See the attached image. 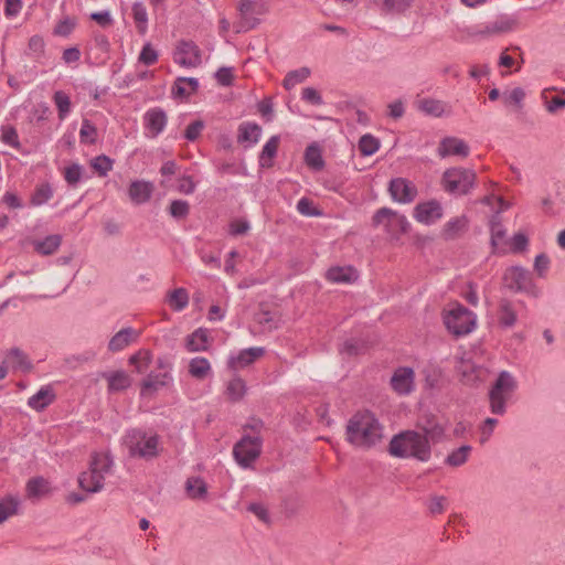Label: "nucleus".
<instances>
[{
  "mask_svg": "<svg viewBox=\"0 0 565 565\" xmlns=\"http://www.w3.org/2000/svg\"><path fill=\"white\" fill-rule=\"evenodd\" d=\"M102 377L107 381L109 393L122 392L132 383L130 375L121 370L103 372Z\"/></svg>",
  "mask_w": 565,
  "mask_h": 565,
  "instance_id": "nucleus-19",
  "label": "nucleus"
},
{
  "mask_svg": "<svg viewBox=\"0 0 565 565\" xmlns=\"http://www.w3.org/2000/svg\"><path fill=\"white\" fill-rule=\"evenodd\" d=\"M305 162L309 168L317 171L321 170L324 167L321 150L318 146L310 145L306 148Z\"/></svg>",
  "mask_w": 565,
  "mask_h": 565,
  "instance_id": "nucleus-37",
  "label": "nucleus"
},
{
  "mask_svg": "<svg viewBox=\"0 0 565 565\" xmlns=\"http://www.w3.org/2000/svg\"><path fill=\"white\" fill-rule=\"evenodd\" d=\"M82 167L77 163H73L65 168L64 179L70 185H76L82 178Z\"/></svg>",
  "mask_w": 565,
  "mask_h": 565,
  "instance_id": "nucleus-57",
  "label": "nucleus"
},
{
  "mask_svg": "<svg viewBox=\"0 0 565 565\" xmlns=\"http://www.w3.org/2000/svg\"><path fill=\"white\" fill-rule=\"evenodd\" d=\"M437 152L440 158L448 156H460L465 158L469 154V146L462 139L446 137L439 142Z\"/></svg>",
  "mask_w": 565,
  "mask_h": 565,
  "instance_id": "nucleus-15",
  "label": "nucleus"
},
{
  "mask_svg": "<svg viewBox=\"0 0 565 565\" xmlns=\"http://www.w3.org/2000/svg\"><path fill=\"white\" fill-rule=\"evenodd\" d=\"M104 477L89 467L88 471L82 472L78 477V486L87 492H99L104 487Z\"/></svg>",
  "mask_w": 565,
  "mask_h": 565,
  "instance_id": "nucleus-23",
  "label": "nucleus"
},
{
  "mask_svg": "<svg viewBox=\"0 0 565 565\" xmlns=\"http://www.w3.org/2000/svg\"><path fill=\"white\" fill-rule=\"evenodd\" d=\"M75 25V20L66 17L56 24L54 29V34L60 36H67L72 33Z\"/></svg>",
  "mask_w": 565,
  "mask_h": 565,
  "instance_id": "nucleus-58",
  "label": "nucleus"
},
{
  "mask_svg": "<svg viewBox=\"0 0 565 565\" xmlns=\"http://www.w3.org/2000/svg\"><path fill=\"white\" fill-rule=\"evenodd\" d=\"M472 451V447L469 445H462L459 448L452 450L445 459V463L450 467H460L465 465Z\"/></svg>",
  "mask_w": 565,
  "mask_h": 565,
  "instance_id": "nucleus-35",
  "label": "nucleus"
},
{
  "mask_svg": "<svg viewBox=\"0 0 565 565\" xmlns=\"http://www.w3.org/2000/svg\"><path fill=\"white\" fill-rule=\"evenodd\" d=\"M490 232H491V245L493 248L498 246V243L504 238L505 236V228L501 222L500 216L493 215L490 220Z\"/></svg>",
  "mask_w": 565,
  "mask_h": 565,
  "instance_id": "nucleus-49",
  "label": "nucleus"
},
{
  "mask_svg": "<svg viewBox=\"0 0 565 565\" xmlns=\"http://www.w3.org/2000/svg\"><path fill=\"white\" fill-rule=\"evenodd\" d=\"M173 61L183 67H198L202 63L201 50L193 41L181 40L173 52Z\"/></svg>",
  "mask_w": 565,
  "mask_h": 565,
  "instance_id": "nucleus-11",
  "label": "nucleus"
},
{
  "mask_svg": "<svg viewBox=\"0 0 565 565\" xmlns=\"http://www.w3.org/2000/svg\"><path fill=\"white\" fill-rule=\"evenodd\" d=\"M372 225L375 227L383 225L386 233L395 238L405 234L409 228L406 216L390 207H381L377 210L372 217Z\"/></svg>",
  "mask_w": 565,
  "mask_h": 565,
  "instance_id": "nucleus-9",
  "label": "nucleus"
},
{
  "mask_svg": "<svg viewBox=\"0 0 565 565\" xmlns=\"http://www.w3.org/2000/svg\"><path fill=\"white\" fill-rule=\"evenodd\" d=\"M412 0H383V7L388 12H402L411 6Z\"/></svg>",
  "mask_w": 565,
  "mask_h": 565,
  "instance_id": "nucleus-63",
  "label": "nucleus"
},
{
  "mask_svg": "<svg viewBox=\"0 0 565 565\" xmlns=\"http://www.w3.org/2000/svg\"><path fill=\"white\" fill-rule=\"evenodd\" d=\"M264 354L265 349L262 347L244 349L239 351V353L236 356H231L228 359L227 365L232 370L243 369L254 363Z\"/></svg>",
  "mask_w": 565,
  "mask_h": 565,
  "instance_id": "nucleus-17",
  "label": "nucleus"
},
{
  "mask_svg": "<svg viewBox=\"0 0 565 565\" xmlns=\"http://www.w3.org/2000/svg\"><path fill=\"white\" fill-rule=\"evenodd\" d=\"M62 243V236L53 234L46 236L44 239L35 242L34 249L42 255H52L57 250Z\"/></svg>",
  "mask_w": 565,
  "mask_h": 565,
  "instance_id": "nucleus-33",
  "label": "nucleus"
},
{
  "mask_svg": "<svg viewBox=\"0 0 565 565\" xmlns=\"http://www.w3.org/2000/svg\"><path fill=\"white\" fill-rule=\"evenodd\" d=\"M79 139L82 143L94 145L97 139V128L88 119H83L79 130Z\"/></svg>",
  "mask_w": 565,
  "mask_h": 565,
  "instance_id": "nucleus-50",
  "label": "nucleus"
},
{
  "mask_svg": "<svg viewBox=\"0 0 565 565\" xmlns=\"http://www.w3.org/2000/svg\"><path fill=\"white\" fill-rule=\"evenodd\" d=\"M189 373L196 380H204L211 373V364L206 358L196 356L189 363Z\"/></svg>",
  "mask_w": 565,
  "mask_h": 565,
  "instance_id": "nucleus-30",
  "label": "nucleus"
},
{
  "mask_svg": "<svg viewBox=\"0 0 565 565\" xmlns=\"http://www.w3.org/2000/svg\"><path fill=\"white\" fill-rule=\"evenodd\" d=\"M414 379L412 367H398L391 379V386L397 394L407 395L414 390Z\"/></svg>",
  "mask_w": 565,
  "mask_h": 565,
  "instance_id": "nucleus-14",
  "label": "nucleus"
},
{
  "mask_svg": "<svg viewBox=\"0 0 565 565\" xmlns=\"http://www.w3.org/2000/svg\"><path fill=\"white\" fill-rule=\"evenodd\" d=\"M347 440L355 447L369 449L381 441L383 426L370 411L355 413L347 425Z\"/></svg>",
  "mask_w": 565,
  "mask_h": 565,
  "instance_id": "nucleus-1",
  "label": "nucleus"
},
{
  "mask_svg": "<svg viewBox=\"0 0 565 565\" xmlns=\"http://www.w3.org/2000/svg\"><path fill=\"white\" fill-rule=\"evenodd\" d=\"M502 280L504 287L513 292H523L534 298L541 294L532 279L531 273L522 266L507 268Z\"/></svg>",
  "mask_w": 565,
  "mask_h": 565,
  "instance_id": "nucleus-5",
  "label": "nucleus"
},
{
  "mask_svg": "<svg viewBox=\"0 0 565 565\" xmlns=\"http://www.w3.org/2000/svg\"><path fill=\"white\" fill-rule=\"evenodd\" d=\"M45 51V43L42 36L33 35L28 43L26 55L31 56L34 61L39 62L43 57Z\"/></svg>",
  "mask_w": 565,
  "mask_h": 565,
  "instance_id": "nucleus-43",
  "label": "nucleus"
},
{
  "mask_svg": "<svg viewBox=\"0 0 565 565\" xmlns=\"http://www.w3.org/2000/svg\"><path fill=\"white\" fill-rule=\"evenodd\" d=\"M114 161L105 156L100 154L90 161L92 168L98 173L99 177H106L107 173L113 169Z\"/></svg>",
  "mask_w": 565,
  "mask_h": 565,
  "instance_id": "nucleus-52",
  "label": "nucleus"
},
{
  "mask_svg": "<svg viewBox=\"0 0 565 565\" xmlns=\"http://www.w3.org/2000/svg\"><path fill=\"white\" fill-rule=\"evenodd\" d=\"M170 381H172L170 372L158 373L152 371L142 380L140 394L145 396L146 394L157 392L159 388L167 386Z\"/></svg>",
  "mask_w": 565,
  "mask_h": 565,
  "instance_id": "nucleus-18",
  "label": "nucleus"
},
{
  "mask_svg": "<svg viewBox=\"0 0 565 565\" xmlns=\"http://www.w3.org/2000/svg\"><path fill=\"white\" fill-rule=\"evenodd\" d=\"M18 502L9 499L0 502V524L17 512Z\"/></svg>",
  "mask_w": 565,
  "mask_h": 565,
  "instance_id": "nucleus-62",
  "label": "nucleus"
},
{
  "mask_svg": "<svg viewBox=\"0 0 565 565\" xmlns=\"http://www.w3.org/2000/svg\"><path fill=\"white\" fill-rule=\"evenodd\" d=\"M310 76V70L308 67H300L295 71H290L284 78L282 85L287 90L294 88L297 84L305 82Z\"/></svg>",
  "mask_w": 565,
  "mask_h": 565,
  "instance_id": "nucleus-39",
  "label": "nucleus"
},
{
  "mask_svg": "<svg viewBox=\"0 0 565 565\" xmlns=\"http://www.w3.org/2000/svg\"><path fill=\"white\" fill-rule=\"evenodd\" d=\"M515 388L516 381L512 374L508 371H501L488 393L490 411L492 414H505L507 402L511 398Z\"/></svg>",
  "mask_w": 565,
  "mask_h": 565,
  "instance_id": "nucleus-4",
  "label": "nucleus"
},
{
  "mask_svg": "<svg viewBox=\"0 0 565 565\" xmlns=\"http://www.w3.org/2000/svg\"><path fill=\"white\" fill-rule=\"evenodd\" d=\"M516 24V21L511 18H501L487 25L486 32L489 34L504 33L512 31Z\"/></svg>",
  "mask_w": 565,
  "mask_h": 565,
  "instance_id": "nucleus-48",
  "label": "nucleus"
},
{
  "mask_svg": "<svg viewBox=\"0 0 565 565\" xmlns=\"http://www.w3.org/2000/svg\"><path fill=\"white\" fill-rule=\"evenodd\" d=\"M467 225L465 216L455 217L448 221L444 228V236L446 239H454Z\"/></svg>",
  "mask_w": 565,
  "mask_h": 565,
  "instance_id": "nucleus-46",
  "label": "nucleus"
},
{
  "mask_svg": "<svg viewBox=\"0 0 565 565\" xmlns=\"http://www.w3.org/2000/svg\"><path fill=\"white\" fill-rule=\"evenodd\" d=\"M131 11L138 33L145 35L148 31V13L146 6L140 1H136L131 7Z\"/></svg>",
  "mask_w": 565,
  "mask_h": 565,
  "instance_id": "nucleus-31",
  "label": "nucleus"
},
{
  "mask_svg": "<svg viewBox=\"0 0 565 565\" xmlns=\"http://www.w3.org/2000/svg\"><path fill=\"white\" fill-rule=\"evenodd\" d=\"M525 98V92L521 87H515L510 92H505L502 95V100L505 106H514L518 109L523 107V100Z\"/></svg>",
  "mask_w": 565,
  "mask_h": 565,
  "instance_id": "nucleus-47",
  "label": "nucleus"
},
{
  "mask_svg": "<svg viewBox=\"0 0 565 565\" xmlns=\"http://www.w3.org/2000/svg\"><path fill=\"white\" fill-rule=\"evenodd\" d=\"M388 192L392 199L399 203H411L417 195L416 186L404 178L392 179Z\"/></svg>",
  "mask_w": 565,
  "mask_h": 565,
  "instance_id": "nucleus-12",
  "label": "nucleus"
},
{
  "mask_svg": "<svg viewBox=\"0 0 565 565\" xmlns=\"http://www.w3.org/2000/svg\"><path fill=\"white\" fill-rule=\"evenodd\" d=\"M529 245V238L523 233H516L513 235L510 242L511 252L512 253H522L527 248Z\"/></svg>",
  "mask_w": 565,
  "mask_h": 565,
  "instance_id": "nucleus-60",
  "label": "nucleus"
},
{
  "mask_svg": "<svg viewBox=\"0 0 565 565\" xmlns=\"http://www.w3.org/2000/svg\"><path fill=\"white\" fill-rule=\"evenodd\" d=\"M158 52L152 47L151 43H146L138 56V62L151 66L158 62Z\"/></svg>",
  "mask_w": 565,
  "mask_h": 565,
  "instance_id": "nucleus-54",
  "label": "nucleus"
},
{
  "mask_svg": "<svg viewBox=\"0 0 565 565\" xmlns=\"http://www.w3.org/2000/svg\"><path fill=\"white\" fill-rule=\"evenodd\" d=\"M262 135V128L255 122H243L238 127V142L257 143Z\"/></svg>",
  "mask_w": 565,
  "mask_h": 565,
  "instance_id": "nucleus-28",
  "label": "nucleus"
},
{
  "mask_svg": "<svg viewBox=\"0 0 565 565\" xmlns=\"http://www.w3.org/2000/svg\"><path fill=\"white\" fill-rule=\"evenodd\" d=\"M226 393L232 402H238L246 393V384L241 377L231 380L226 387Z\"/></svg>",
  "mask_w": 565,
  "mask_h": 565,
  "instance_id": "nucleus-42",
  "label": "nucleus"
},
{
  "mask_svg": "<svg viewBox=\"0 0 565 565\" xmlns=\"http://www.w3.org/2000/svg\"><path fill=\"white\" fill-rule=\"evenodd\" d=\"M301 98L308 104L320 106L323 104L322 96L313 87H306L302 89Z\"/></svg>",
  "mask_w": 565,
  "mask_h": 565,
  "instance_id": "nucleus-61",
  "label": "nucleus"
},
{
  "mask_svg": "<svg viewBox=\"0 0 565 565\" xmlns=\"http://www.w3.org/2000/svg\"><path fill=\"white\" fill-rule=\"evenodd\" d=\"M56 399V394L51 385L42 386L34 395L29 397L28 406L36 412H42Z\"/></svg>",
  "mask_w": 565,
  "mask_h": 565,
  "instance_id": "nucleus-20",
  "label": "nucleus"
},
{
  "mask_svg": "<svg viewBox=\"0 0 565 565\" xmlns=\"http://www.w3.org/2000/svg\"><path fill=\"white\" fill-rule=\"evenodd\" d=\"M388 452L396 458H415L427 462L431 457V446L417 430H404L393 436Z\"/></svg>",
  "mask_w": 565,
  "mask_h": 565,
  "instance_id": "nucleus-2",
  "label": "nucleus"
},
{
  "mask_svg": "<svg viewBox=\"0 0 565 565\" xmlns=\"http://www.w3.org/2000/svg\"><path fill=\"white\" fill-rule=\"evenodd\" d=\"M497 424H498V419L492 418V417H488L483 422V425L480 428V434H481L480 443L481 444H484V443H487L489 440V438L492 435L493 429H494Z\"/></svg>",
  "mask_w": 565,
  "mask_h": 565,
  "instance_id": "nucleus-64",
  "label": "nucleus"
},
{
  "mask_svg": "<svg viewBox=\"0 0 565 565\" xmlns=\"http://www.w3.org/2000/svg\"><path fill=\"white\" fill-rule=\"evenodd\" d=\"M4 363L23 372H29L32 369V363L28 355L18 348H13L7 353Z\"/></svg>",
  "mask_w": 565,
  "mask_h": 565,
  "instance_id": "nucleus-26",
  "label": "nucleus"
},
{
  "mask_svg": "<svg viewBox=\"0 0 565 565\" xmlns=\"http://www.w3.org/2000/svg\"><path fill=\"white\" fill-rule=\"evenodd\" d=\"M414 217L423 224L430 225L443 217L441 204L436 200L419 203L414 209Z\"/></svg>",
  "mask_w": 565,
  "mask_h": 565,
  "instance_id": "nucleus-13",
  "label": "nucleus"
},
{
  "mask_svg": "<svg viewBox=\"0 0 565 565\" xmlns=\"http://www.w3.org/2000/svg\"><path fill=\"white\" fill-rule=\"evenodd\" d=\"M516 322V312L509 300H502L499 306V323L502 327L511 328Z\"/></svg>",
  "mask_w": 565,
  "mask_h": 565,
  "instance_id": "nucleus-36",
  "label": "nucleus"
},
{
  "mask_svg": "<svg viewBox=\"0 0 565 565\" xmlns=\"http://www.w3.org/2000/svg\"><path fill=\"white\" fill-rule=\"evenodd\" d=\"M169 306L174 311H182L189 303V294L184 288H177L168 295Z\"/></svg>",
  "mask_w": 565,
  "mask_h": 565,
  "instance_id": "nucleus-38",
  "label": "nucleus"
},
{
  "mask_svg": "<svg viewBox=\"0 0 565 565\" xmlns=\"http://www.w3.org/2000/svg\"><path fill=\"white\" fill-rule=\"evenodd\" d=\"M145 127L149 130L151 137H157L160 135L168 122V117L166 111L160 107H154L149 109L145 114Z\"/></svg>",
  "mask_w": 565,
  "mask_h": 565,
  "instance_id": "nucleus-16",
  "label": "nucleus"
},
{
  "mask_svg": "<svg viewBox=\"0 0 565 565\" xmlns=\"http://www.w3.org/2000/svg\"><path fill=\"white\" fill-rule=\"evenodd\" d=\"M169 213L175 220H183L190 213V205L184 200H173L169 205Z\"/></svg>",
  "mask_w": 565,
  "mask_h": 565,
  "instance_id": "nucleus-53",
  "label": "nucleus"
},
{
  "mask_svg": "<svg viewBox=\"0 0 565 565\" xmlns=\"http://www.w3.org/2000/svg\"><path fill=\"white\" fill-rule=\"evenodd\" d=\"M477 180V174L471 169L450 168L443 174V184L447 192L465 195L470 192Z\"/></svg>",
  "mask_w": 565,
  "mask_h": 565,
  "instance_id": "nucleus-6",
  "label": "nucleus"
},
{
  "mask_svg": "<svg viewBox=\"0 0 565 565\" xmlns=\"http://www.w3.org/2000/svg\"><path fill=\"white\" fill-rule=\"evenodd\" d=\"M1 140L6 145H9V146L13 147L14 149H20V147H21L17 129L12 126L3 127Z\"/></svg>",
  "mask_w": 565,
  "mask_h": 565,
  "instance_id": "nucleus-55",
  "label": "nucleus"
},
{
  "mask_svg": "<svg viewBox=\"0 0 565 565\" xmlns=\"http://www.w3.org/2000/svg\"><path fill=\"white\" fill-rule=\"evenodd\" d=\"M279 137L278 136H271L269 140L264 145L262 152L259 154V166L262 168H271L274 164V158L277 154L278 147H279Z\"/></svg>",
  "mask_w": 565,
  "mask_h": 565,
  "instance_id": "nucleus-25",
  "label": "nucleus"
},
{
  "mask_svg": "<svg viewBox=\"0 0 565 565\" xmlns=\"http://www.w3.org/2000/svg\"><path fill=\"white\" fill-rule=\"evenodd\" d=\"M209 344V332L199 328L185 338V349L189 352L206 351Z\"/></svg>",
  "mask_w": 565,
  "mask_h": 565,
  "instance_id": "nucleus-24",
  "label": "nucleus"
},
{
  "mask_svg": "<svg viewBox=\"0 0 565 565\" xmlns=\"http://www.w3.org/2000/svg\"><path fill=\"white\" fill-rule=\"evenodd\" d=\"M380 148V141L371 134L363 135L359 140V150L363 156H372Z\"/></svg>",
  "mask_w": 565,
  "mask_h": 565,
  "instance_id": "nucleus-45",
  "label": "nucleus"
},
{
  "mask_svg": "<svg viewBox=\"0 0 565 565\" xmlns=\"http://www.w3.org/2000/svg\"><path fill=\"white\" fill-rule=\"evenodd\" d=\"M122 446L130 458L151 460L159 456V436L141 428L128 429L122 437Z\"/></svg>",
  "mask_w": 565,
  "mask_h": 565,
  "instance_id": "nucleus-3",
  "label": "nucleus"
},
{
  "mask_svg": "<svg viewBox=\"0 0 565 565\" xmlns=\"http://www.w3.org/2000/svg\"><path fill=\"white\" fill-rule=\"evenodd\" d=\"M53 189L50 183H41L38 184L31 194L30 205L31 206H41L47 203L53 198Z\"/></svg>",
  "mask_w": 565,
  "mask_h": 565,
  "instance_id": "nucleus-32",
  "label": "nucleus"
},
{
  "mask_svg": "<svg viewBox=\"0 0 565 565\" xmlns=\"http://www.w3.org/2000/svg\"><path fill=\"white\" fill-rule=\"evenodd\" d=\"M89 466L105 478V475L110 471L113 460L107 455L95 454L90 460Z\"/></svg>",
  "mask_w": 565,
  "mask_h": 565,
  "instance_id": "nucleus-44",
  "label": "nucleus"
},
{
  "mask_svg": "<svg viewBox=\"0 0 565 565\" xmlns=\"http://www.w3.org/2000/svg\"><path fill=\"white\" fill-rule=\"evenodd\" d=\"M263 448L260 436L243 435L233 447V456L242 468H249L259 458Z\"/></svg>",
  "mask_w": 565,
  "mask_h": 565,
  "instance_id": "nucleus-7",
  "label": "nucleus"
},
{
  "mask_svg": "<svg viewBox=\"0 0 565 565\" xmlns=\"http://www.w3.org/2000/svg\"><path fill=\"white\" fill-rule=\"evenodd\" d=\"M417 431L422 434L431 446L438 444L444 439L446 426L439 418L430 413L423 414L416 424Z\"/></svg>",
  "mask_w": 565,
  "mask_h": 565,
  "instance_id": "nucleus-10",
  "label": "nucleus"
},
{
  "mask_svg": "<svg viewBox=\"0 0 565 565\" xmlns=\"http://www.w3.org/2000/svg\"><path fill=\"white\" fill-rule=\"evenodd\" d=\"M25 490L29 499L39 500L49 492L50 487L43 477H34L26 482Z\"/></svg>",
  "mask_w": 565,
  "mask_h": 565,
  "instance_id": "nucleus-29",
  "label": "nucleus"
},
{
  "mask_svg": "<svg viewBox=\"0 0 565 565\" xmlns=\"http://www.w3.org/2000/svg\"><path fill=\"white\" fill-rule=\"evenodd\" d=\"M204 127L205 124L203 120H194L186 127L184 131V138L189 141H195L201 135Z\"/></svg>",
  "mask_w": 565,
  "mask_h": 565,
  "instance_id": "nucleus-59",
  "label": "nucleus"
},
{
  "mask_svg": "<svg viewBox=\"0 0 565 565\" xmlns=\"http://www.w3.org/2000/svg\"><path fill=\"white\" fill-rule=\"evenodd\" d=\"M356 277V270L352 267H332L327 273V278L333 282H351Z\"/></svg>",
  "mask_w": 565,
  "mask_h": 565,
  "instance_id": "nucleus-34",
  "label": "nucleus"
},
{
  "mask_svg": "<svg viewBox=\"0 0 565 565\" xmlns=\"http://www.w3.org/2000/svg\"><path fill=\"white\" fill-rule=\"evenodd\" d=\"M418 109L427 115L440 117L444 114L445 105L441 100L423 98L418 100Z\"/></svg>",
  "mask_w": 565,
  "mask_h": 565,
  "instance_id": "nucleus-40",
  "label": "nucleus"
},
{
  "mask_svg": "<svg viewBox=\"0 0 565 565\" xmlns=\"http://www.w3.org/2000/svg\"><path fill=\"white\" fill-rule=\"evenodd\" d=\"M151 353L147 350H140L129 358V364L134 365L136 372L142 374L151 363Z\"/></svg>",
  "mask_w": 565,
  "mask_h": 565,
  "instance_id": "nucleus-41",
  "label": "nucleus"
},
{
  "mask_svg": "<svg viewBox=\"0 0 565 565\" xmlns=\"http://www.w3.org/2000/svg\"><path fill=\"white\" fill-rule=\"evenodd\" d=\"M153 186L147 181H132L128 189L130 200L136 204H142L150 200Z\"/></svg>",
  "mask_w": 565,
  "mask_h": 565,
  "instance_id": "nucleus-22",
  "label": "nucleus"
},
{
  "mask_svg": "<svg viewBox=\"0 0 565 565\" xmlns=\"http://www.w3.org/2000/svg\"><path fill=\"white\" fill-rule=\"evenodd\" d=\"M185 492L192 500H203L207 495V486L200 477H191L185 481Z\"/></svg>",
  "mask_w": 565,
  "mask_h": 565,
  "instance_id": "nucleus-27",
  "label": "nucleus"
},
{
  "mask_svg": "<svg viewBox=\"0 0 565 565\" xmlns=\"http://www.w3.org/2000/svg\"><path fill=\"white\" fill-rule=\"evenodd\" d=\"M297 211L305 216H319L321 212L313 206L312 201L308 198H301L297 202Z\"/></svg>",
  "mask_w": 565,
  "mask_h": 565,
  "instance_id": "nucleus-56",
  "label": "nucleus"
},
{
  "mask_svg": "<svg viewBox=\"0 0 565 565\" xmlns=\"http://www.w3.org/2000/svg\"><path fill=\"white\" fill-rule=\"evenodd\" d=\"M444 323L448 331L456 337L470 333L476 327L475 315L461 305L450 309L444 317Z\"/></svg>",
  "mask_w": 565,
  "mask_h": 565,
  "instance_id": "nucleus-8",
  "label": "nucleus"
},
{
  "mask_svg": "<svg viewBox=\"0 0 565 565\" xmlns=\"http://www.w3.org/2000/svg\"><path fill=\"white\" fill-rule=\"evenodd\" d=\"M138 337L139 333L134 328H124L111 337L108 342V350L110 352H119L136 341Z\"/></svg>",
  "mask_w": 565,
  "mask_h": 565,
  "instance_id": "nucleus-21",
  "label": "nucleus"
},
{
  "mask_svg": "<svg viewBox=\"0 0 565 565\" xmlns=\"http://www.w3.org/2000/svg\"><path fill=\"white\" fill-rule=\"evenodd\" d=\"M53 99L57 107L58 118L63 120L71 110V99L68 95L62 90L55 92Z\"/></svg>",
  "mask_w": 565,
  "mask_h": 565,
  "instance_id": "nucleus-51",
  "label": "nucleus"
}]
</instances>
